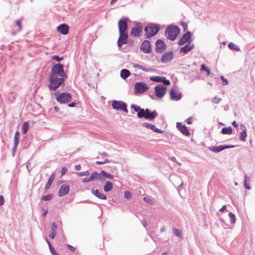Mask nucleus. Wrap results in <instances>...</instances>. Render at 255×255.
I'll return each mask as SVG.
<instances>
[{
	"label": "nucleus",
	"instance_id": "51",
	"mask_svg": "<svg viewBox=\"0 0 255 255\" xmlns=\"http://www.w3.org/2000/svg\"><path fill=\"white\" fill-rule=\"evenodd\" d=\"M31 162H30V160H28V161L26 163V167L28 171V173H30L31 170H32V167H31Z\"/></svg>",
	"mask_w": 255,
	"mask_h": 255
},
{
	"label": "nucleus",
	"instance_id": "48",
	"mask_svg": "<svg viewBox=\"0 0 255 255\" xmlns=\"http://www.w3.org/2000/svg\"><path fill=\"white\" fill-rule=\"evenodd\" d=\"M221 100H222L221 98H218L217 97H214L212 99V102L213 103L218 104L221 101Z\"/></svg>",
	"mask_w": 255,
	"mask_h": 255
},
{
	"label": "nucleus",
	"instance_id": "6",
	"mask_svg": "<svg viewBox=\"0 0 255 255\" xmlns=\"http://www.w3.org/2000/svg\"><path fill=\"white\" fill-rule=\"evenodd\" d=\"M54 95L57 101L60 104H67L72 100V95L67 92L55 93Z\"/></svg>",
	"mask_w": 255,
	"mask_h": 255
},
{
	"label": "nucleus",
	"instance_id": "17",
	"mask_svg": "<svg viewBox=\"0 0 255 255\" xmlns=\"http://www.w3.org/2000/svg\"><path fill=\"white\" fill-rule=\"evenodd\" d=\"M69 26L65 23L59 24L56 28V30L62 35H66L69 32Z\"/></svg>",
	"mask_w": 255,
	"mask_h": 255
},
{
	"label": "nucleus",
	"instance_id": "59",
	"mask_svg": "<svg viewBox=\"0 0 255 255\" xmlns=\"http://www.w3.org/2000/svg\"><path fill=\"white\" fill-rule=\"evenodd\" d=\"M4 203V197L2 195H0V206L3 205Z\"/></svg>",
	"mask_w": 255,
	"mask_h": 255
},
{
	"label": "nucleus",
	"instance_id": "15",
	"mask_svg": "<svg viewBox=\"0 0 255 255\" xmlns=\"http://www.w3.org/2000/svg\"><path fill=\"white\" fill-rule=\"evenodd\" d=\"M236 146L234 145H228V144H224V145H220L219 146H210L209 147V150L215 152V153H218L222 150L228 149V148H232L235 147Z\"/></svg>",
	"mask_w": 255,
	"mask_h": 255
},
{
	"label": "nucleus",
	"instance_id": "63",
	"mask_svg": "<svg viewBox=\"0 0 255 255\" xmlns=\"http://www.w3.org/2000/svg\"><path fill=\"white\" fill-rule=\"evenodd\" d=\"M186 123L187 124H188V125L191 124H192V117H190L188 118V119H186Z\"/></svg>",
	"mask_w": 255,
	"mask_h": 255
},
{
	"label": "nucleus",
	"instance_id": "43",
	"mask_svg": "<svg viewBox=\"0 0 255 255\" xmlns=\"http://www.w3.org/2000/svg\"><path fill=\"white\" fill-rule=\"evenodd\" d=\"M53 197V194L50 193L42 197V200L45 201L50 200Z\"/></svg>",
	"mask_w": 255,
	"mask_h": 255
},
{
	"label": "nucleus",
	"instance_id": "1",
	"mask_svg": "<svg viewBox=\"0 0 255 255\" xmlns=\"http://www.w3.org/2000/svg\"><path fill=\"white\" fill-rule=\"evenodd\" d=\"M161 29V25L157 23L149 22L144 27V37L150 39L156 36Z\"/></svg>",
	"mask_w": 255,
	"mask_h": 255
},
{
	"label": "nucleus",
	"instance_id": "29",
	"mask_svg": "<svg viewBox=\"0 0 255 255\" xmlns=\"http://www.w3.org/2000/svg\"><path fill=\"white\" fill-rule=\"evenodd\" d=\"M91 192L93 195H94L97 198L102 200H106L107 196L103 193L100 192L98 189L94 190L92 189Z\"/></svg>",
	"mask_w": 255,
	"mask_h": 255
},
{
	"label": "nucleus",
	"instance_id": "24",
	"mask_svg": "<svg viewBox=\"0 0 255 255\" xmlns=\"http://www.w3.org/2000/svg\"><path fill=\"white\" fill-rule=\"evenodd\" d=\"M176 128L184 135L188 136L190 134L189 131L185 125H182L181 123L177 122L176 123Z\"/></svg>",
	"mask_w": 255,
	"mask_h": 255
},
{
	"label": "nucleus",
	"instance_id": "39",
	"mask_svg": "<svg viewBox=\"0 0 255 255\" xmlns=\"http://www.w3.org/2000/svg\"><path fill=\"white\" fill-rule=\"evenodd\" d=\"M229 217L230 218V223L233 224H235L236 221V218L235 214L232 212H229Z\"/></svg>",
	"mask_w": 255,
	"mask_h": 255
},
{
	"label": "nucleus",
	"instance_id": "20",
	"mask_svg": "<svg viewBox=\"0 0 255 255\" xmlns=\"http://www.w3.org/2000/svg\"><path fill=\"white\" fill-rule=\"evenodd\" d=\"M70 191V185L69 184H63L60 187L58 191V196L62 197L67 195Z\"/></svg>",
	"mask_w": 255,
	"mask_h": 255
},
{
	"label": "nucleus",
	"instance_id": "53",
	"mask_svg": "<svg viewBox=\"0 0 255 255\" xmlns=\"http://www.w3.org/2000/svg\"><path fill=\"white\" fill-rule=\"evenodd\" d=\"M220 79L222 82L223 85H227L229 83L228 80L225 78L223 76H221Z\"/></svg>",
	"mask_w": 255,
	"mask_h": 255
},
{
	"label": "nucleus",
	"instance_id": "13",
	"mask_svg": "<svg viewBox=\"0 0 255 255\" xmlns=\"http://www.w3.org/2000/svg\"><path fill=\"white\" fill-rule=\"evenodd\" d=\"M119 37L117 41V45L119 48L126 44L128 38V32H119Z\"/></svg>",
	"mask_w": 255,
	"mask_h": 255
},
{
	"label": "nucleus",
	"instance_id": "32",
	"mask_svg": "<svg viewBox=\"0 0 255 255\" xmlns=\"http://www.w3.org/2000/svg\"><path fill=\"white\" fill-rule=\"evenodd\" d=\"M113 188V185L112 183L109 181H107L106 182L104 186V190L106 192H108L111 191Z\"/></svg>",
	"mask_w": 255,
	"mask_h": 255
},
{
	"label": "nucleus",
	"instance_id": "62",
	"mask_svg": "<svg viewBox=\"0 0 255 255\" xmlns=\"http://www.w3.org/2000/svg\"><path fill=\"white\" fill-rule=\"evenodd\" d=\"M82 181L83 183H88L91 182V180L90 179V177L87 178H84L82 179Z\"/></svg>",
	"mask_w": 255,
	"mask_h": 255
},
{
	"label": "nucleus",
	"instance_id": "27",
	"mask_svg": "<svg viewBox=\"0 0 255 255\" xmlns=\"http://www.w3.org/2000/svg\"><path fill=\"white\" fill-rule=\"evenodd\" d=\"M135 68V72H138V70H141L146 72H150L154 71V69L149 67H146L143 65H132Z\"/></svg>",
	"mask_w": 255,
	"mask_h": 255
},
{
	"label": "nucleus",
	"instance_id": "50",
	"mask_svg": "<svg viewBox=\"0 0 255 255\" xmlns=\"http://www.w3.org/2000/svg\"><path fill=\"white\" fill-rule=\"evenodd\" d=\"M79 176H88L90 175V172L89 171H86L84 172H81L77 173Z\"/></svg>",
	"mask_w": 255,
	"mask_h": 255
},
{
	"label": "nucleus",
	"instance_id": "45",
	"mask_svg": "<svg viewBox=\"0 0 255 255\" xmlns=\"http://www.w3.org/2000/svg\"><path fill=\"white\" fill-rule=\"evenodd\" d=\"M49 248L50 250V251L52 255H59V254L56 252L55 250L54 249V247L52 246L51 244H49Z\"/></svg>",
	"mask_w": 255,
	"mask_h": 255
},
{
	"label": "nucleus",
	"instance_id": "49",
	"mask_svg": "<svg viewBox=\"0 0 255 255\" xmlns=\"http://www.w3.org/2000/svg\"><path fill=\"white\" fill-rule=\"evenodd\" d=\"M110 160L108 159H105L104 161H97L96 163L98 165H102L105 163H109Z\"/></svg>",
	"mask_w": 255,
	"mask_h": 255
},
{
	"label": "nucleus",
	"instance_id": "38",
	"mask_svg": "<svg viewBox=\"0 0 255 255\" xmlns=\"http://www.w3.org/2000/svg\"><path fill=\"white\" fill-rule=\"evenodd\" d=\"M101 174H102V176L104 177L105 178H107L110 179L113 178V175L112 174L106 172L105 170L101 171Z\"/></svg>",
	"mask_w": 255,
	"mask_h": 255
},
{
	"label": "nucleus",
	"instance_id": "5",
	"mask_svg": "<svg viewBox=\"0 0 255 255\" xmlns=\"http://www.w3.org/2000/svg\"><path fill=\"white\" fill-rule=\"evenodd\" d=\"M134 26L131 28L130 35L134 37H140L144 30L143 24L139 21H133Z\"/></svg>",
	"mask_w": 255,
	"mask_h": 255
},
{
	"label": "nucleus",
	"instance_id": "26",
	"mask_svg": "<svg viewBox=\"0 0 255 255\" xmlns=\"http://www.w3.org/2000/svg\"><path fill=\"white\" fill-rule=\"evenodd\" d=\"M240 128L242 131L239 132V139L241 141H245L247 136L246 127L244 125H241Z\"/></svg>",
	"mask_w": 255,
	"mask_h": 255
},
{
	"label": "nucleus",
	"instance_id": "52",
	"mask_svg": "<svg viewBox=\"0 0 255 255\" xmlns=\"http://www.w3.org/2000/svg\"><path fill=\"white\" fill-rule=\"evenodd\" d=\"M57 229V225L55 222H52L51 226V230L52 232H56Z\"/></svg>",
	"mask_w": 255,
	"mask_h": 255
},
{
	"label": "nucleus",
	"instance_id": "37",
	"mask_svg": "<svg viewBox=\"0 0 255 255\" xmlns=\"http://www.w3.org/2000/svg\"><path fill=\"white\" fill-rule=\"evenodd\" d=\"M29 128V124L28 122H27V121L24 122L23 123L22 127L23 134H25L27 133V132Z\"/></svg>",
	"mask_w": 255,
	"mask_h": 255
},
{
	"label": "nucleus",
	"instance_id": "47",
	"mask_svg": "<svg viewBox=\"0 0 255 255\" xmlns=\"http://www.w3.org/2000/svg\"><path fill=\"white\" fill-rule=\"evenodd\" d=\"M124 197L127 199H130L132 197V194L130 192L125 191L124 192Z\"/></svg>",
	"mask_w": 255,
	"mask_h": 255
},
{
	"label": "nucleus",
	"instance_id": "9",
	"mask_svg": "<svg viewBox=\"0 0 255 255\" xmlns=\"http://www.w3.org/2000/svg\"><path fill=\"white\" fill-rule=\"evenodd\" d=\"M131 21L128 17L123 16L118 22L119 32H128V22Z\"/></svg>",
	"mask_w": 255,
	"mask_h": 255
},
{
	"label": "nucleus",
	"instance_id": "54",
	"mask_svg": "<svg viewBox=\"0 0 255 255\" xmlns=\"http://www.w3.org/2000/svg\"><path fill=\"white\" fill-rule=\"evenodd\" d=\"M78 104V103L75 100L70 103H69L68 104V106L70 108H74Z\"/></svg>",
	"mask_w": 255,
	"mask_h": 255
},
{
	"label": "nucleus",
	"instance_id": "16",
	"mask_svg": "<svg viewBox=\"0 0 255 255\" xmlns=\"http://www.w3.org/2000/svg\"><path fill=\"white\" fill-rule=\"evenodd\" d=\"M131 109H133L134 112L137 113V117L139 119H142L145 117L146 109H144L141 108L140 106H137L134 104H131L130 106Z\"/></svg>",
	"mask_w": 255,
	"mask_h": 255
},
{
	"label": "nucleus",
	"instance_id": "31",
	"mask_svg": "<svg viewBox=\"0 0 255 255\" xmlns=\"http://www.w3.org/2000/svg\"><path fill=\"white\" fill-rule=\"evenodd\" d=\"M64 59V56H59L58 55H54L51 56V59L50 64H55L53 61H56L57 62H60Z\"/></svg>",
	"mask_w": 255,
	"mask_h": 255
},
{
	"label": "nucleus",
	"instance_id": "19",
	"mask_svg": "<svg viewBox=\"0 0 255 255\" xmlns=\"http://www.w3.org/2000/svg\"><path fill=\"white\" fill-rule=\"evenodd\" d=\"M173 52L170 51L164 53L161 57L160 61L165 63L170 62L173 58Z\"/></svg>",
	"mask_w": 255,
	"mask_h": 255
},
{
	"label": "nucleus",
	"instance_id": "58",
	"mask_svg": "<svg viewBox=\"0 0 255 255\" xmlns=\"http://www.w3.org/2000/svg\"><path fill=\"white\" fill-rule=\"evenodd\" d=\"M18 145H17V144H13V146L12 148V155L13 156H14L15 154V152L16 151Z\"/></svg>",
	"mask_w": 255,
	"mask_h": 255
},
{
	"label": "nucleus",
	"instance_id": "8",
	"mask_svg": "<svg viewBox=\"0 0 255 255\" xmlns=\"http://www.w3.org/2000/svg\"><path fill=\"white\" fill-rule=\"evenodd\" d=\"M193 35V34L192 32L190 31H187L179 38V40L178 41V44L179 46H182L185 43L191 44L194 40Z\"/></svg>",
	"mask_w": 255,
	"mask_h": 255
},
{
	"label": "nucleus",
	"instance_id": "46",
	"mask_svg": "<svg viewBox=\"0 0 255 255\" xmlns=\"http://www.w3.org/2000/svg\"><path fill=\"white\" fill-rule=\"evenodd\" d=\"M173 233L174 234L175 236H176L177 237L180 238V237H181V236H182L180 231L177 229L173 228Z\"/></svg>",
	"mask_w": 255,
	"mask_h": 255
},
{
	"label": "nucleus",
	"instance_id": "36",
	"mask_svg": "<svg viewBox=\"0 0 255 255\" xmlns=\"http://www.w3.org/2000/svg\"><path fill=\"white\" fill-rule=\"evenodd\" d=\"M248 182H250V177L247 175H244V186L247 190H250L251 187L248 183Z\"/></svg>",
	"mask_w": 255,
	"mask_h": 255
},
{
	"label": "nucleus",
	"instance_id": "12",
	"mask_svg": "<svg viewBox=\"0 0 255 255\" xmlns=\"http://www.w3.org/2000/svg\"><path fill=\"white\" fill-rule=\"evenodd\" d=\"M148 39L144 40L140 46V50L145 54H150L152 52L151 44Z\"/></svg>",
	"mask_w": 255,
	"mask_h": 255
},
{
	"label": "nucleus",
	"instance_id": "23",
	"mask_svg": "<svg viewBox=\"0 0 255 255\" xmlns=\"http://www.w3.org/2000/svg\"><path fill=\"white\" fill-rule=\"evenodd\" d=\"M157 116V113L155 110L151 111L149 109H146V114L144 119L149 121H153Z\"/></svg>",
	"mask_w": 255,
	"mask_h": 255
},
{
	"label": "nucleus",
	"instance_id": "25",
	"mask_svg": "<svg viewBox=\"0 0 255 255\" xmlns=\"http://www.w3.org/2000/svg\"><path fill=\"white\" fill-rule=\"evenodd\" d=\"M194 47V44H186L184 46L179 49V53L184 54L188 53V52L192 50Z\"/></svg>",
	"mask_w": 255,
	"mask_h": 255
},
{
	"label": "nucleus",
	"instance_id": "56",
	"mask_svg": "<svg viewBox=\"0 0 255 255\" xmlns=\"http://www.w3.org/2000/svg\"><path fill=\"white\" fill-rule=\"evenodd\" d=\"M19 137H14V144H17L18 145L19 143Z\"/></svg>",
	"mask_w": 255,
	"mask_h": 255
},
{
	"label": "nucleus",
	"instance_id": "21",
	"mask_svg": "<svg viewBox=\"0 0 255 255\" xmlns=\"http://www.w3.org/2000/svg\"><path fill=\"white\" fill-rule=\"evenodd\" d=\"M170 99L173 101H179L182 97L181 92H177L175 89H171L169 91Z\"/></svg>",
	"mask_w": 255,
	"mask_h": 255
},
{
	"label": "nucleus",
	"instance_id": "57",
	"mask_svg": "<svg viewBox=\"0 0 255 255\" xmlns=\"http://www.w3.org/2000/svg\"><path fill=\"white\" fill-rule=\"evenodd\" d=\"M68 171L67 167L63 166L61 169V175L65 174Z\"/></svg>",
	"mask_w": 255,
	"mask_h": 255
},
{
	"label": "nucleus",
	"instance_id": "33",
	"mask_svg": "<svg viewBox=\"0 0 255 255\" xmlns=\"http://www.w3.org/2000/svg\"><path fill=\"white\" fill-rule=\"evenodd\" d=\"M130 74V72L128 69H123L121 71V77L124 80L127 79L129 76Z\"/></svg>",
	"mask_w": 255,
	"mask_h": 255
},
{
	"label": "nucleus",
	"instance_id": "10",
	"mask_svg": "<svg viewBox=\"0 0 255 255\" xmlns=\"http://www.w3.org/2000/svg\"><path fill=\"white\" fill-rule=\"evenodd\" d=\"M154 51L156 53H163L167 48V45L164 41L161 39H158L155 42Z\"/></svg>",
	"mask_w": 255,
	"mask_h": 255
},
{
	"label": "nucleus",
	"instance_id": "41",
	"mask_svg": "<svg viewBox=\"0 0 255 255\" xmlns=\"http://www.w3.org/2000/svg\"><path fill=\"white\" fill-rule=\"evenodd\" d=\"M15 25L18 27V29L17 31L20 32L22 28L21 20V19H17L15 22Z\"/></svg>",
	"mask_w": 255,
	"mask_h": 255
},
{
	"label": "nucleus",
	"instance_id": "35",
	"mask_svg": "<svg viewBox=\"0 0 255 255\" xmlns=\"http://www.w3.org/2000/svg\"><path fill=\"white\" fill-rule=\"evenodd\" d=\"M233 131L231 127H224L221 129V133L224 134H231Z\"/></svg>",
	"mask_w": 255,
	"mask_h": 255
},
{
	"label": "nucleus",
	"instance_id": "22",
	"mask_svg": "<svg viewBox=\"0 0 255 255\" xmlns=\"http://www.w3.org/2000/svg\"><path fill=\"white\" fill-rule=\"evenodd\" d=\"M90 179L91 180V181H93L96 180L101 182H104L106 181V179L104 177L102 176L101 172L99 173L97 171L94 172L91 174L90 176Z\"/></svg>",
	"mask_w": 255,
	"mask_h": 255
},
{
	"label": "nucleus",
	"instance_id": "3",
	"mask_svg": "<svg viewBox=\"0 0 255 255\" xmlns=\"http://www.w3.org/2000/svg\"><path fill=\"white\" fill-rule=\"evenodd\" d=\"M65 80L63 78L50 76L49 78L50 83L48 86L49 89L51 91H56L60 86L64 84Z\"/></svg>",
	"mask_w": 255,
	"mask_h": 255
},
{
	"label": "nucleus",
	"instance_id": "30",
	"mask_svg": "<svg viewBox=\"0 0 255 255\" xmlns=\"http://www.w3.org/2000/svg\"><path fill=\"white\" fill-rule=\"evenodd\" d=\"M55 177H56L55 173H53L51 174V175L50 176V177L49 178L48 180V181L45 185V188H44V190L45 191H46L47 190H48L50 188L53 182L54 181V180L55 178Z\"/></svg>",
	"mask_w": 255,
	"mask_h": 255
},
{
	"label": "nucleus",
	"instance_id": "42",
	"mask_svg": "<svg viewBox=\"0 0 255 255\" xmlns=\"http://www.w3.org/2000/svg\"><path fill=\"white\" fill-rule=\"evenodd\" d=\"M179 24L182 26L183 30L184 32H186L188 30V25L187 24L184 22L183 20H181L179 23Z\"/></svg>",
	"mask_w": 255,
	"mask_h": 255
},
{
	"label": "nucleus",
	"instance_id": "7",
	"mask_svg": "<svg viewBox=\"0 0 255 255\" xmlns=\"http://www.w3.org/2000/svg\"><path fill=\"white\" fill-rule=\"evenodd\" d=\"M149 86L144 82H137L134 85V94L136 96L142 94L149 89Z\"/></svg>",
	"mask_w": 255,
	"mask_h": 255
},
{
	"label": "nucleus",
	"instance_id": "11",
	"mask_svg": "<svg viewBox=\"0 0 255 255\" xmlns=\"http://www.w3.org/2000/svg\"><path fill=\"white\" fill-rule=\"evenodd\" d=\"M112 107L115 110L123 111L126 113H128L127 105L122 101L114 100L112 103Z\"/></svg>",
	"mask_w": 255,
	"mask_h": 255
},
{
	"label": "nucleus",
	"instance_id": "64",
	"mask_svg": "<svg viewBox=\"0 0 255 255\" xmlns=\"http://www.w3.org/2000/svg\"><path fill=\"white\" fill-rule=\"evenodd\" d=\"M232 125L235 128H238V125L237 124V123H236V122L235 121H233L232 123Z\"/></svg>",
	"mask_w": 255,
	"mask_h": 255
},
{
	"label": "nucleus",
	"instance_id": "18",
	"mask_svg": "<svg viewBox=\"0 0 255 255\" xmlns=\"http://www.w3.org/2000/svg\"><path fill=\"white\" fill-rule=\"evenodd\" d=\"M151 81L156 82L162 83L166 86L169 85L170 82L169 80L167 79L165 77L162 76H151L149 77Z\"/></svg>",
	"mask_w": 255,
	"mask_h": 255
},
{
	"label": "nucleus",
	"instance_id": "60",
	"mask_svg": "<svg viewBox=\"0 0 255 255\" xmlns=\"http://www.w3.org/2000/svg\"><path fill=\"white\" fill-rule=\"evenodd\" d=\"M143 200L147 203H148L149 204H151V203H152V200L151 199H150L149 198H147V197H144L143 198Z\"/></svg>",
	"mask_w": 255,
	"mask_h": 255
},
{
	"label": "nucleus",
	"instance_id": "61",
	"mask_svg": "<svg viewBox=\"0 0 255 255\" xmlns=\"http://www.w3.org/2000/svg\"><path fill=\"white\" fill-rule=\"evenodd\" d=\"M67 247L68 250H70L72 252H74L75 250V248L74 247H73L71 245H70L68 244L67 245Z\"/></svg>",
	"mask_w": 255,
	"mask_h": 255
},
{
	"label": "nucleus",
	"instance_id": "44",
	"mask_svg": "<svg viewBox=\"0 0 255 255\" xmlns=\"http://www.w3.org/2000/svg\"><path fill=\"white\" fill-rule=\"evenodd\" d=\"M126 44L128 45V47H133L134 46V40L131 38L128 39V41Z\"/></svg>",
	"mask_w": 255,
	"mask_h": 255
},
{
	"label": "nucleus",
	"instance_id": "2",
	"mask_svg": "<svg viewBox=\"0 0 255 255\" xmlns=\"http://www.w3.org/2000/svg\"><path fill=\"white\" fill-rule=\"evenodd\" d=\"M180 33V28L174 24H171L167 26L164 34L167 39L173 41L177 38Z\"/></svg>",
	"mask_w": 255,
	"mask_h": 255
},
{
	"label": "nucleus",
	"instance_id": "4",
	"mask_svg": "<svg viewBox=\"0 0 255 255\" xmlns=\"http://www.w3.org/2000/svg\"><path fill=\"white\" fill-rule=\"evenodd\" d=\"M50 76L60 77L59 78H63L65 79L67 78V74L64 70L63 65H53Z\"/></svg>",
	"mask_w": 255,
	"mask_h": 255
},
{
	"label": "nucleus",
	"instance_id": "28",
	"mask_svg": "<svg viewBox=\"0 0 255 255\" xmlns=\"http://www.w3.org/2000/svg\"><path fill=\"white\" fill-rule=\"evenodd\" d=\"M143 126L144 127L146 128H147L150 129L155 132L162 133L163 132V130L156 128L154 125L149 124L147 123H144L143 124Z\"/></svg>",
	"mask_w": 255,
	"mask_h": 255
},
{
	"label": "nucleus",
	"instance_id": "55",
	"mask_svg": "<svg viewBox=\"0 0 255 255\" xmlns=\"http://www.w3.org/2000/svg\"><path fill=\"white\" fill-rule=\"evenodd\" d=\"M56 235V232H52L49 234V238L52 239H54V238L55 237Z\"/></svg>",
	"mask_w": 255,
	"mask_h": 255
},
{
	"label": "nucleus",
	"instance_id": "14",
	"mask_svg": "<svg viewBox=\"0 0 255 255\" xmlns=\"http://www.w3.org/2000/svg\"><path fill=\"white\" fill-rule=\"evenodd\" d=\"M166 88L161 84H158L154 87L155 96L159 99L162 98L166 92Z\"/></svg>",
	"mask_w": 255,
	"mask_h": 255
},
{
	"label": "nucleus",
	"instance_id": "34",
	"mask_svg": "<svg viewBox=\"0 0 255 255\" xmlns=\"http://www.w3.org/2000/svg\"><path fill=\"white\" fill-rule=\"evenodd\" d=\"M228 47L231 50L236 51H241L240 47L232 42H230L229 43Z\"/></svg>",
	"mask_w": 255,
	"mask_h": 255
},
{
	"label": "nucleus",
	"instance_id": "40",
	"mask_svg": "<svg viewBox=\"0 0 255 255\" xmlns=\"http://www.w3.org/2000/svg\"><path fill=\"white\" fill-rule=\"evenodd\" d=\"M201 70L205 71L208 76H209L211 74V73L210 72L209 68L208 67H206L205 66V65H201Z\"/></svg>",
	"mask_w": 255,
	"mask_h": 255
}]
</instances>
